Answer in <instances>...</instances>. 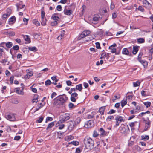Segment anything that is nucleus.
<instances>
[{"instance_id":"nucleus-1","label":"nucleus","mask_w":153,"mask_h":153,"mask_svg":"<svg viewBox=\"0 0 153 153\" xmlns=\"http://www.w3.org/2000/svg\"><path fill=\"white\" fill-rule=\"evenodd\" d=\"M84 143L88 149L91 150L94 148V141L90 137H85L84 140Z\"/></svg>"},{"instance_id":"nucleus-2","label":"nucleus","mask_w":153,"mask_h":153,"mask_svg":"<svg viewBox=\"0 0 153 153\" xmlns=\"http://www.w3.org/2000/svg\"><path fill=\"white\" fill-rule=\"evenodd\" d=\"M68 98L64 94L62 95L59 96V97L57 99L58 104L59 105H63L67 102Z\"/></svg>"},{"instance_id":"nucleus-3","label":"nucleus","mask_w":153,"mask_h":153,"mask_svg":"<svg viewBox=\"0 0 153 153\" xmlns=\"http://www.w3.org/2000/svg\"><path fill=\"white\" fill-rule=\"evenodd\" d=\"M120 131L121 133L127 134L128 133L130 130L128 125H123V126L120 127Z\"/></svg>"},{"instance_id":"nucleus-4","label":"nucleus","mask_w":153,"mask_h":153,"mask_svg":"<svg viewBox=\"0 0 153 153\" xmlns=\"http://www.w3.org/2000/svg\"><path fill=\"white\" fill-rule=\"evenodd\" d=\"M70 115L68 113L65 114L63 118L60 120L59 121L56 125V127H57L59 124L61 123H63L68 120L70 118Z\"/></svg>"},{"instance_id":"nucleus-5","label":"nucleus","mask_w":153,"mask_h":153,"mask_svg":"<svg viewBox=\"0 0 153 153\" xmlns=\"http://www.w3.org/2000/svg\"><path fill=\"white\" fill-rule=\"evenodd\" d=\"M94 124V121L92 120H90L85 123L84 126L86 128H89L93 126Z\"/></svg>"},{"instance_id":"nucleus-6","label":"nucleus","mask_w":153,"mask_h":153,"mask_svg":"<svg viewBox=\"0 0 153 153\" xmlns=\"http://www.w3.org/2000/svg\"><path fill=\"white\" fill-rule=\"evenodd\" d=\"M15 114H8L6 116V118L7 120L12 121H14L16 120Z\"/></svg>"},{"instance_id":"nucleus-7","label":"nucleus","mask_w":153,"mask_h":153,"mask_svg":"<svg viewBox=\"0 0 153 153\" xmlns=\"http://www.w3.org/2000/svg\"><path fill=\"white\" fill-rule=\"evenodd\" d=\"M78 98V94L76 92H74L71 94L70 100L73 102H75L76 101V99Z\"/></svg>"},{"instance_id":"nucleus-8","label":"nucleus","mask_w":153,"mask_h":153,"mask_svg":"<svg viewBox=\"0 0 153 153\" xmlns=\"http://www.w3.org/2000/svg\"><path fill=\"white\" fill-rule=\"evenodd\" d=\"M116 121V126H118L119 124L122 122H124L123 117L120 116H117L115 119Z\"/></svg>"},{"instance_id":"nucleus-9","label":"nucleus","mask_w":153,"mask_h":153,"mask_svg":"<svg viewBox=\"0 0 153 153\" xmlns=\"http://www.w3.org/2000/svg\"><path fill=\"white\" fill-rule=\"evenodd\" d=\"M143 6L148 9H150L152 7V5L147 0H143Z\"/></svg>"},{"instance_id":"nucleus-10","label":"nucleus","mask_w":153,"mask_h":153,"mask_svg":"<svg viewBox=\"0 0 153 153\" xmlns=\"http://www.w3.org/2000/svg\"><path fill=\"white\" fill-rule=\"evenodd\" d=\"M145 123V126L144 128L145 131H147L149 129L150 127V121L148 119V120H144Z\"/></svg>"},{"instance_id":"nucleus-11","label":"nucleus","mask_w":153,"mask_h":153,"mask_svg":"<svg viewBox=\"0 0 153 153\" xmlns=\"http://www.w3.org/2000/svg\"><path fill=\"white\" fill-rule=\"evenodd\" d=\"M75 126L76 125L74 121H70L69 122V125L68 126V128L69 129L72 130Z\"/></svg>"},{"instance_id":"nucleus-12","label":"nucleus","mask_w":153,"mask_h":153,"mask_svg":"<svg viewBox=\"0 0 153 153\" xmlns=\"http://www.w3.org/2000/svg\"><path fill=\"white\" fill-rule=\"evenodd\" d=\"M99 131L100 134V136H105L107 135V132H106L102 128H100L99 129Z\"/></svg>"},{"instance_id":"nucleus-13","label":"nucleus","mask_w":153,"mask_h":153,"mask_svg":"<svg viewBox=\"0 0 153 153\" xmlns=\"http://www.w3.org/2000/svg\"><path fill=\"white\" fill-rule=\"evenodd\" d=\"M15 91L18 94L21 95H23L24 94V92L23 91L20 90V88H17L15 89Z\"/></svg>"},{"instance_id":"nucleus-14","label":"nucleus","mask_w":153,"mask_h":153,"mask_svg":"<svg viewBox=\"0 0 153 153\" xmlns=\"http://www.w3.org/2000/svg\"><path fill=\"white\" fill-rule=\"evenodd\" d=\"M5 44L7 48H10L11 47L13 46V43L11 42H8L7 43L4 42L1 44V46L3 44Z\"/></svg>"},{"instance_id":"nucleus-15","label":"nucleus","mask_w":153,"mask_h":153,"mask_svg":"<svg viewBox=\"0 0 153 153\" xmlns=\"http://www.w3.org/2000/svg\"><path fill=\"white\" fill-rule=\"evenodd\" d=\"M33 74V73L32 71H30L27 73V74L25 75V79H27L30 78Z\"/></svg>"},{"instance_id":"nucleus-16","label":"nucleus","mask_w":153,"mask_h":153,"mask_svg":"<svg viewBox=\"0 0 153 153\" xmlns=\"http://www.w3.org/2000/svg\"><path fill=\"white\" fill-rule=\"evenodd\" d=\"M127 102L126 98H124L121 102V105L123 107L127 103Z\"/></svg>"},{"instance_id":"nucleus-17","label":"nucleus","mask_w":153,"mask_h":153,"mask_svg":"<svg viewBox=\"0 0 153 153\" xmlns=\"http://www.w3.org/2000/svg\"><path fill=\"white\" fill-rule=\"evenodd\" d=\"M64 13L65 14L70 16L72 13V11L71 10H67L65 9L64 11Z\"/></svg>"},{"instance_id":"nucleus-18","label":"nucleus","mask_w":153,"mask_h":153,"mask_svg":"<svg viewBox=\"0 0 153 153\" xmlns=\"http://www.w3.org/2000/svg\"><path fill=\"white\" fill-rule=\"evenodd\" d=\"M105 109V106L101 107L99 108V111L100 113L102 115H103L104 114V112Z\"/></svg>"},{"instance_id":"nucleus-19","label":"nucleus","mask_w":153,"mask_h":153,"mask_svg":"<svg viewBox=\"0 0 153 153\" xmlns=\"http://www.w3.org/2000/svg\"><path fill=\"white\" fill-rule=\"evenodd\" d=\"M16 6L17 7V11H19L20 9H21L22 8H23L25 7V5H22L21 6L20 4H16Z\"/></svg>"},{"instance_id":"nucleus-20","label":"nucleus","mask_w":153,"mask_h":153,"mask_svg":"<svg viewBox=\"0 0 153 153\" xmlns=\"http://www.w3.org/2000/svg\"><path fill=\"white\" fill-rule=\"evenodd\" d=\"M139 47L138 46H134L133 47V53L134 54H135L137 53L138 51V48Z\"/></svg>"},{"instance_id":"nucleus-21","label":"nucleus","mask_w":153,"mask_h":153,"mask_svg":"<svg viewBox=\"0 0 153 153\" xmlns=\"http://www.w3.org/2000/svg\"><path fill=\"white\" fill-rule=\"evenodd\" d=\"M25 40L27 42V43H30L31 42L30 39L29 37V36L28 35H26L24 37Z\"/></svg>"},{"instance_id":"nucleus-22","label":"nucleus","mask_w":153,"mask_h":153,"mask_svg":"<svg viewBox=\"0 0 153 153\" xmlns=\"http://www.w3.org/2000/svg\"><path fill=\"white\" fill-rule=\"evenodd\" d=\"M54 125V122H52L50 123L48 125L46 128L47 130L52 128Z\"/></svg>"},{"instance_id":"nucleus-23","label":"nucleus","mask_w":153,"mask_h":153,"mask_svg":"<svg viewBox=\"0 0 153 153\" xmlns=\"http://www.w3.org/2000/svg\"><path fill=\"white\" fill-rule=\"evenodd\" d=\"M41 19V23L42 25V26H45L46 25V22L47 21L46 18H44Z\"/></svg>"},{"instance_id":"nucleus-24","label":"nucleus","mask_w":153,"mask_h":153,"mask_svg":"<svg viewBox=\"0 0 153 153\" xmlns=\"http://www.w3.org/2000/svg\"><path fill=\"white\" fill-rule=\"evenodd\" d=\"M76 89L79 91H81L82 88V84H79L76 86Z\"/></svg>"},{"instance_id":"nucleus-25","label":"nucleus","mask_w":153,"mask_h":153,"mask_svg":"<svg viewBox=\"0 0 153 153\" xmlns=\"http://www.w3.org/2000/svg\"><path fill=\"white\" fill-rule=\"evenodd\" d=\"M122 53L126 55H128L129 54V52L126 48H123L122 50Z\"/></svg>"},{"instance_id":"nucleus-26","label":"nucleus","mask_w":153,"mask_h":153,"mask_svg":"<svg viewBox=\"0 0 153 153\" xmlns=\"http://www.w3.org/2000/svg\"><path fill=\"white\" fill-rule=\"evenodd\" d=\"M137 42L139 43H143L145 42V40L143 38H139L137 39Z\"/></svg>"},{"instance_id":"nucleus-27","label":"nucleus","mask_w":153,"mask_h":153,"mask_svg":"<svg viewBox=\"0 0 153 153\" xmlns=\"http://www.w3.org/2000/svg\"><path fill=\"white\" fill-rule=\"evenodd\" d=\"M28 49L29 50L33 51H36L37 50V48L36 47H29Z\"/></svg>"},{"instance_id":"nucleus-28","label":"nucleus","mask_w":153,"mask_h":153,"mask_svg":"<svg viewBox=\"0 0 153 153\" xmlns=\"http://www.w3.org/2000/svg\"><path fill=\"white\" fill-rule=\"evenodd\" d=\"M33 24L35 25L36 26H40V24L39 22H38L36 19H34L33 21Z\"/></svg>"},{"instance_id":"nucleus-29","label":"nucleus","mask_w":153,"mask_h":153,"mask_svg":"<svg viewBox=\"0 0 153 153\" xmlns=\"http://www.w3.org/2000/svg\"><path fill=\"white\" fill-rule=\"evenodd\" d=\"M101 56H103L104 59L106 58L108 59L109 58V54L108 53L106 54L105 53H103L102 54Z\"/></svg>"},{"instance_id":"nucleus-30","label":"nucleus","mask_w":153,"mask_h":153,"mask_svg":"<svg viewBox=\"0 0 153 153\" xmlns=\"http://www.w3.org/2000/svg\"><path fill=\"white\" fill-rule=\"evenodd\" d=\"M6 33L7 34V35L10 36H13L15 35V33L14 32H7Z\"/></svg>"},{"instance_id":"nucleus-31","label":"nucleus","mask_w":153,"mask_h":153,"mask_svg":"<svg viewBox=\"0 0 153 153\" xmlns=\"http://www.w3.org/2000/svg\"><path fill=\"white\" fill-rule=\"evenodd\" d=\"M43 105L42 103H40L39 104V105H37L36 108V111H37L39 110L43 106Z\"/></svg>"},{"instance_id":"nucleus-32","label":"nucleus","mask_w":153,"mask_h":153,"mask_svg":"<svg viewBox=\"0 0 153 153\" xmlns=\"http://www.w3.org/2000/svg\"><path fill=\"white\" fill-rule=\"evenodd\" d=\"M81 121V118L80 117H78L75 121H74V122H75V124L76 125L79 123Z\"/></svg>"},{"instance_id":"nucleus-33","label":"nucleus","mask_w":153,"mask_h":153,"mask_svg":"<svg viewBox=\"0 0 153 153\" xmlns=\"http://www.w3.org/2000/svg\"><path fill=\"white\" fill-rule=\"evenodd\" d=\"M35 97L33 99L32 101L33 103L34 102L37 103L38 102V96L37 95L35 96Z\"/></svg>"},{"instance_id":"nucleus-34","label":"nucleus","mask_w":153,"mask_h":153,"mask_svg":"<svg viewBox=\"0 0 153 153\" xmlns=\"http://www.w3.org/2000/svg\"><path fill=\"white\" fill-rule=\"evenodd\" d=\"M140 82L139 81H137L135 82H134L133 83V86L134 87H136L139 86L140 84Z\"/></svg>"},{"instance_id":"nucleus-35","label":"nucleus","mask_w":153,"mask_h":153,"mask_svg":"<svg viewBox=\"0 0 153 153\" xmlns=\"http://www.w3.org/2000/svg\"><path fill=\"white\" fill-rule=\"evenodd\" d=\"M114 117L113 116H108L106 118L107 121H110L111 120L114 119Z\"/></svg>"},{"instance_id":"nucleus-36","label":"nucleus","mask_w":153,"mask_h":153,"mask_svg":"<svg viewBox=\"0 0 153 153\" xmlns=\"http://www.w3.org/2000/svg\"><path fill=\"white\" fill-rule=\"evenodd\" d=\"M16 17L14 16H13L11 17L9 19V22H15L16 20Z\"/></svg>"},{"instance_id":"nucleus-37","label":"nucleus","mask_w":153,"mask_h":153,"mask_svg":"<svg viewBox=\"0 0 153 153\" xmlns=\"http://www.w3.org/2000/svg\"><path fill=\"white\" fill-rule=\"evenodd\" d=\"M142 139V140H148L149 139V136L148 135H145L142 136H141Z\"/></svg>"},{"instance_id":"nucleus-38","label":"nucleus","mask_w":153,"mask_h":153,"mask_svg":"<svg viewBox=\"0 0 153 153\" xmlns=\"http://www.w3.org/2000/svg\"><path fill=\"white\" fill-rule=\"evenodd\" d=\"M144 104L146 108H148L150 106L151 103L149 102H144Z\"/></svg>"},{"instance_id":"nucleus-39","label":"nucleus","mask_w":153,"mask_h":153,"mask_svg":"<svg viewBox=\"0 0 153 153\" xmlns=\"http://www.w3.org/2000/svg\"><path fill=\"white\" fill-rule=\"evenodd\" d=\"M10 15V13H7L6 14H4L2 16V18L3 19H6Z\"/></svg>"},{"instance_id":"nucleus-40","label":"nucleus","mask_w":153,"mask_h":153,"mask_svg":"<svg viewBox=\"0 0 153 153\" xmlns=\"http://www.w3.org/2000/svg\"><path fill=\"white\" fill-rule=\"evenodd\" d=\"M51 83H52V82L50 80H48L45 82V85L46 86L49 85Z\"/></svg>"},{"instance_id":"nucleus-41","label":"nucleus","mask_w":153,"mask_h":153,"mask_svg":"<svg viewBox=\"0 0 153 153\" xmlns=\"http://www.w3.org/2000/svg\"><path fill=\"white\" fill-rule=\"evenodd\" d=\"M86 36L82 32V33L78 37V39L80 40L81 39L85 37Z\"/></svg>"},{"instance_id":"nucleus-42","label":"nucleus","mask_w":153,"mask_h":153,"mask_svg":"<svg viewBox=\"0 0 153 153\" xmlns=\"http://www.w3.org/2000/svg\"><path fill=\"white\" fill-rule=\"evenodd\" d=\"M99 135L98 133L96 131H94L93 134V136L94 137H96L98 136Z\"/></svg>"},{"instance_id":"nucleus-43","label":"nucleus","mask_w":153,"mask_h":153,"mask_svg":"<svg viewBox=\"0 0 153 153\" xmlns=\"http://www.w3.org/2000/svg\"><path fill=\"white\" fill-rule=\"evenodd\" d=\"M86 36H87L90 33V31L88 30L84 31L83 32Z\"/></svg>"},{"instance_id":"nucleus-44","label":"nucleus","mask_w":153,"mask_h":153,"mask_svg":"<svg viewBox=\"0 0 153 153\" xmlns=\"http://www.w3.org/2000/svg\"><path fill=\"white\" fill-rule=\"evenodd\" d=\"M116 112V111L114 109H111L110 111L108 113V114H111Z\"/></svg>"},{"instance_id":"nucleus-45","label":"nucleus","mask_w":153,"mask_h":153,"mask_svg":"<svg viewBox=\"0 0 153 153\" xmlns=\"http://www.w3.org/2000/svg\"><path fill=\"white\" fill-rule=\"evenodd\" d=\"M137 123V122H136V121H135L134 122H131V123H130L129 124V125L130 126V127H134L135 124Z\"/></svg>"},{"instance_id":"nucleus-46","label":"nucleus","mask_w":153,"mask_h":153,"mask_svg":"<svg viewBox=\"0 0 153 153\" xmlns=\"http://www.w3.org/2000/svg\"><path fill=\"white\" fill-rule=\"evenodd\" d=\"M43 120V117L41 116L36 121L39 123H41Z\"/></svg>"},{"instance_id":"nucleus-47","label":"nucleus","mask_w":153,"mask_h":153,"mask_svg":"<svg viewBox=\"0 0 153 153\" xmlns=\"http://www.w3.org/2000/svg\"><path fill=\"white\" fill-rule=\"evenodd\" d=\"M109 49L111 50V52L112 53H114L116 52V48H109Z\"/></svg>"},{"instance_id":"nucleus-48","label":"nucleus","mask_w":153,"mask_h":153,"mask_svg":"<svg viewBox=\"0 0 153 153\" xmlns=\"http://www.w3.org/2000/svg\"><path fill=\"white\" fill-rule=\"evenodd\" d=\"M52 18L54 20V21H56L57 22L59 19V18L56 16H54Z\"/></svg>"},{"instance_id":"nucleus-49","label":"nucleus","mask_w":153,"mask_h":153,"mask_svg":"<svg viewBox=\"0 0 153 153\" xmlns=\"http://www.w3.org/2000/svg\"><path fill=\"white\" fill-rule=\"evenodd\" d=\"M58 23L56 21H53L51 23V25L52 26H54L56 25Z\"/></svg>"},{"instance_id":"nucleus-50","label":"nucleus","mask_w":153,"mask_h":153,"mask_svg":"<svg viewBox=\"0 0 153 153\" xmlns=\"http://www.w3.org/2000/svg\"><path fill=\"white\" fill-rule=\"evenodd\" d=\"M53 120L52 117H48L46 118L45 122L47 123V121H51Z\"/></svg>"},{"instance_id":"nucleus-51","label":"nucleus","mask_w":153,"mask_h":153,"mask_svg":"<svg viewBox=\"0 0 153 153\" xmlns=\"http://www.w3.org/2000/svg\"><path fill=\"white\" fill-rule=\"evenodd\" d=\"M138 9V10L141 11L142 12H143L144 11V9L143 7L141 6H139Z\"/></svg>"},{"instance_id":"nucleus-52","label":"nucleus","mask_w":153,"mask_h":153,"mask_svg":"<svg viewBox=\"0 0 153 153\" xmlns=\"http://www.w3.org/2000/svg\"><path fill=\"white\" fill-rule=\"evenodd\" d=\"M51 79L53 81H55V82H57L58 81V80L56 79V76H54L51 77Z\"/></svg>"},{"instance_id":"nucleus-53","label":"nucleus","mask_w":153,"mask_h":153,"mask_svg":"<svg viewBox=\"0 0 153 153\" xmlns=\"http://www.w3.org/2000/svg\"><path fill=\"white\" fill-rule=\"evenodd\" d=\"M45 12L43 10H42L41 11V18H45Z\"/></svg>"},{"instance_id":"nucleus-54","label":"nucleus","mask_w":153,"mask_h":153,"mask_svg":"<svg viewBox=\"0 0 153 153\" xmlns=\"http://www.w3.org/2000/svg\"><path fill=\"white\" fill-rule=\"evenodd\" d=\"M12 48L15 50H18L19 49V46L17 45L14 46Z\"/></svg>"},{"instance_id":"nucleus-55","label":"nucleus","mask_w":153,"mask_h":153,"mask_svg":"<svg viewBox=\"0 0 153 153\" xmlns=\"http://www.w3.org/2000/svg\"><path fill=\"white\" fill-rule=\"evenodd\" d=\"M57 10L58 11H60L62 10V8L61 5H59L57 6Z\"/></svg>"},{"instance_id":"nucleus-56","label":"nucleus","mask_w":153,"mask_h":153,"mask_svg":"<svg viewBox=\"0 0 153 153\" xmlns=\"http://www.w3.org/2000/svg\"><path fill=\"white\" fill-rule=\"evenodd\" d=\"M117 15V13L116 12H114L112 13V17L113 19H114L116 18Z\"/></svg>"},{"instance_id":"nucleus-57","label":"nucleus","mask_w":153,"mask_h":153,"mask_svg":"<svg viewBox=\"0 0 153 153\" xmlns=\"http://www.w3.org/2000/svg\"><path fill=\"white\" fill-rule=\"evenodd\" d=\"M96 47L97 49H100V45L99 42H97L96 43Z\"/></svg>"},{"instance_id":"nucleus-58","label":"nucleus","mask_w":153,"mask_h":153,"mask_svg":"<svg viewBox=\"0 0 153 153\" xmlns=\"http://www.w3.org/2000/svg\"><path fill=\"white\" fill-rule=\"evenodd\" d=\"M72 142L73 144L75 146H77L79 144V142L77 141H73Z\"/></svg>"},{"instance_id":"nucleus-59","label":"nucleus","mask_w":153,"mask_h":153,"mask_svg":"<svg viewBox=\"0 0 153 153\" xmlns=\"http://www.w3.org/2000/svg\"><path fill=\"white\" fill-rule=\"evenodd\" d=\"M14 79V76H11L10 78V82L11 84L13 83V81Z\"/></svg>"},{"instance_id":"nucleus-60","label":"nucleus","mask_w":153,"mask_h":153,"mask_svg":"<svg viewBox=\"0 0 153 153\" xmlns=\"http://www.w3.org/2000/svg\"><path fill=\"white\" fill-rule=\"evenodd\" d=\"M60 124H59V125L57 126H59V128H58L60 130L62 129L64 127V126H65L63 124H62L61 125H59Z\"/></svg>"},{"instance_id":"nucleus-61","label":"nucleus","mask_w":153,"mask_h":153,"mask_svg":"<svg viewBox=\"0 0 153 153\" xmlns=\"http://www.w3.org/2000/svg\"><path fill=\"white\" fill-rule=\"evenodd\" d=\"M73 139V138H72V137L71 135L68 136L66 138V139H67L68 141L70 140Z\"/></svg>"},{"instance_id":"nucleus-62","label":"nucleus","mask_w":153,"mask_h":153,"mask_svg":"<svg viewBox=\"0 0 153 153\" xmlns=\"http://www.w3.org/2000/svg\"><path fill=\"white\" fill-rule=\"evenodd\" d=\"M57 95V94L55 92H53L51 94V98H53L54 97Z\"/></svg>"},{"instance_id":"nucleus-63","label":"nucleus","mask_w":153,"mask_h":153,"mask_svg":"<svg viewBox=\"0 0 153 153\" xmlns=\"http://www.w3.org/2000/svg\"><path fill=\"white\" fill-rule=\"evenodd\" d=\"M149 54L151 55L153 53V48H151L149 51Z\"/></svg>"},{"instance_id":"nucleus-64","label":"nucleus","mask_w":153,"mask_h":153,"mask_svg":"<svg viewBox=\"0 0 153 153\" xmlns=\"http://www.w3.org/2000/svg\"><path fill=\"white\" fill-rule=\"evenodd\" d=\"M81 152V150L80 148H77L76 149V153H80Z\"/></svg>"}]
</instances>
